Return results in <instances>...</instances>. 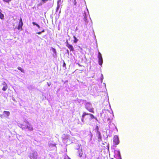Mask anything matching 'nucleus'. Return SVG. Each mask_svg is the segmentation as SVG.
Listing matches in <instances>:
<instances>
[{
	"label": "nucleus",
	"instance_id": "obj_29",
	"mask_svg": "<svg viewBox=\"0 0 159 159\" xmlns=\"http://www.w3.org/2000/svg\"><path fill=\"white\" fill-rule=\"evenodd\" d=\"M42 32H41V31L37 33V34H42Z\"/></svg>",
	"mask_w": 159,
	"mask_h": 159
},
{
	"label": "nucleus",
	"instance_id": "obj_20",
	"mask_svg": "<svg viewBox=\"0 0 159 159\" xmlns=\"http://www.w3.org/2000/svg\"><path fill=\"white\" fill-rule=\"evenodd\" d=\"M73 38L74 39V42L75 43H76L77 41H78V39L75 36H73Z\"/></svg>",
	"mask_w": 159,
	"mask_h": 159
},
{
	"label": "nucleus",
	"instance_id": "obj_6",
	"mask_svg": "<svg viewBox=\"0 0 159 159\" xmlns=\"http://www.w3.org/2000/svg\"><path fill=\"white\" fill-rule=\"evenodd\" d=\"M98 62L99 65L101 66H102L103 63V60L102 55L101 53L98 52Z\"/></svg>",
	"mask_w": 159,
	"mask_h": 159
},
{
	"label": "nucleus",
	"instance_id": "obj_11",
	"mask_svg": "<svg viewBox=\"0 0 159 159\" xmlns=\"http://www.w3.org/2000/svg\"><path fill=\"white\" fill-rule=\"evenodd\" d=\"M66 43H67L66 46L70 49V51H73L74 50V48L73 46L69 44L67 40H66Z\"/></svg>",
	"mask_w": 159,
	"mask_h": 159
},
{
	"label": "nucleus",
	"instance_id": "obj_38",
	"mask_svg": "<svg viewBox=\"0 0 159 159\" xmlns=\"http://www.w3.org/2000/svg\"><path fill=\"white\" fill-rule=\"evenodd\" d=\"M117 159H119V157H118L117 156Z\"/></svg>",
	"mask_w": 159,
	"mask_h": 159
},
{
	"label": "nucleus",
	"instance_id": "obj_28",
	"mask_svg": "<svg viewBox=\"0 0 159 159\" xmlns=\"http://www.w3.org/2000/svg\"><path fill=\"white\" fill-rule=\"evenodd\" d=\"M48 1V0H42V1L43 3H45L46 1Z\"/></svg>",
	"mask_w": 159,
	"mask_h": 159
},
{
	"label": "nucleus",
	"instance_id": "obj_2",
	"mask_svg": "<svg viewBox=\"0 0 159 159\" xmlns=\"http://www.w3.org/2000/svg\"><path fill=\"white\" fill-rule=\"evenodd\" d=\"M85 117L89 118V120H92L95 118V116L93 114L90 113H87L85 112H84L83 113L82 116L81 120L82 123H80L81 125H83L84 124L85 122L84 120V119Z\"/></svg>",
	"mask_w": 159,
	"mask_h": 159
},
{
	"label": "nucleus",
	"instance_id": "obj_45",
	"mask_svg": "<svg viewBox=\"0 0 159 159\" xmlns=\"http://www.w3.org/2000/svg\"><path fill=\"white\" fill-rule=\"evenodd\" d=\"M97 159H99V158H98Z\"/></svg>",
	"mask_w": 159,
	"mask_h": 159
},
{
	"label": "nucleus",
	"instance_id": "obj_14",
	"mask_svg": "<svg viewBox=\"0 0 159 159\" xmlns=\"http://www.w3.org/2000/svg\"><path fill=\"white\" fill-rule=\"evenodd\" d=\"M3 85V88L2 90L5 91L7 90V84L5 82H3L2 84Z\"/></svg>",
	"mask_w": 159,
	"mask_h": 159
},
{
	"label": "nucleus",
	"instance_id": "obj_34",
	"mask_svg": "<svg viewBox=\"0 0 159 159\" xmlns=\"http://www.w3.org/2000/svg\"><path fill=\"white\" fill-rule=\"evenodd\" d=\"M78 65L79 66H82V65H80L79 64H78Z\"/></svg>",
	"mask_w": 159,
	"mask_h": 159
},
{
	"label": "nucleus",
	"instance_id": "obj_5",
	"mask_svg": "<svg viewBox=\"0 0 159 159\" xmlns=\"http://www.w3.org/2000/svg\"><path fill=\"white\" fill-rule=\"evenodd\" d=\"M38 153L35 150L32 151L29 155V157L30 159H38Z\"/></svg>",
	"mask_w": 159,
	"mask_h": 159
},
{
	"label": "nucleus",
	"instance_id": "obj_15",
	"mask_svg": "<svg viewBox=\"0 0 159 159\" xmlns=\"http://www.w3.org/2000/svg\"><path fill=\"white\" fill-rule=\"evenodd\" d=\"M109 115H110V117L108 118L107 119V121L112 120L114 117V116L112 112L111 113V112H109Z\"/></svg>",
	"mask_w": 159,
	"mask_h": 159
},
{
	"label": "nucleus",
	"instance_id": "obj_23",
	"mask_svg": "<svg viewBox=\"0 0 159 159\" xmlns=\"http://www.w3.org/2000/svg\"><path fill=\"white\" fill-rule=\"evenodd\" d=\"M17 69L19 70H20L22 72L24 73V70L22 69L20 67H19L17 68Z\"/></svg>",
	"mask_w": 159,
	"mask_h": 159
},
{
	"label": "nucleus",
	"instance_id": "obj_21",
	"mask_svg": "<svg viewBox=\"0 0 159 159\" xmlns=\"http://www.w3.org/2000/svg\"><path fill=\"white\" fill-rule=\"evenodd\" d=\"M0 18L2 20L4 19V16L3 14L0 12Z\"/></svg>",
	"mask_w": 159,
	"mask_h": 159
},
{
	"label": "nucleus",
	"instance_id": "obj_9",
	"mask_svg": "<svg viewBox=\"0 0 159 159\" xmlns=\"http://www.w3.org/2000/svg\"><path fill=\"white\" fill-rule=\"evenodd\" d=\"M23 24L22 22V20L21 18H20V22L18 27V30H22V26Z\"/></svg>",
	"mask_w": 159,
	"mask_h": 159
},
{
	"label": "nucleus",
	"instance_id": "obj_8",
	"mask_svg": "<svg viewBox=\"0 0 159 159\" xmlns=\"http://www.w3.org/2000/svg\"><path fill=\"white\" fill-rule=\"evenodd\" d=\"M113 142L115 144L118 145L119 143V140L118 136L117 135H115L113 137Z\"/></svg>",
	"mask_w": 159,
	"mask_h": 159
},
{
	"label": "nucleus",
	"instance_id": "obj_25",
	"mask_svg": "<svg viewBox=\"0 0 159 159\" xmlns=\"http://www.w3.org/2000/svg\"><path fill=\"white\" fill-rule=\"evenodd\" d=\"M4 2L9 3L11 0H2Z\"/></svg>",
	"mask_w": 159,
	"mask_h": 159
},
{
	"label": "nucleus",
	"instance_id": "obj_7",
	"mask_svg": "<svg viewBox=\"0 0 159 159\" xmlns=\"http://www.w3.org/2000/svg\"><path fill=\"white\" fill-rule=\"evenodd\" d=\"M48 149L49 151L54 150L56 151L57 150V148L55 144L49 143Z\"/></svg>",
	"mask_w": 159,
	"mask_h": 159
},
{
	"label": "nucleus",
	"instance_id": "obj_10",
	"mask_svg": "<svg viewBox=\"0 0 159 159\" xmlns=\"http://www.w3.org/2000/svg\"><path fill=\"white\" fill-rule=\"evenodd\" d=\"M78 151L77 152V153L78 154L79 156L80 157H81L83 154V152L82 151V149L79 148L78 149Z\"/></svg>",
	"mask_w": 159,
	"mask_h": 159
},
{
	"label": "nucleus",
	"instance_id": "obj_33",
	"mask_svg": "<svg viewBox=\"0 0 159 159\" xmlns=\"http://www.w3.org/2000/svg\"><path fill=\"white\" fill-rule=\"evenodd\" d=\"M47 83H48V84L49 86L51 84H49V83L48 82Z\"/></svg>",
	"mask_w": 159,
	"mask_h": 159
},
{
	"label": "nucleus",
	"instance_id": "obj_12",
	"mask_svg": "<svg viewBox=\"0 0 159 159\" xmlns=\"http://www.w3.org/2000/svg\"><path fill=\"white\" fill-rule=\"evenodd\" d=\"M63 141L64 143H67V141L69 139V135H64L63 137Z\"/></svg>",
	"mask_w": 159,
	"mask_h": 159
},
{
	"label": "nucleus",
	"instance_id": "obj_39",
	"mask_svg": "<svg viewBox=\"0 0 159 159\" xmlns=\"http://www.w3.org/2000/svg\"><path fill=\"white\" fill-rule=\"evenodd\" d=\"M60 12H61V10L59 12V14H60Z\"/></svg>",
	"mask_w": 159,
	"mask_h": 159
},
{
	"label": "nucleus",
	"instance_id": "obj_24",
	"mask_svg": "<svg viewBox=\"0 0 159 159\" xmlns=\"http://www.w3.org/2000/svg\"><path fill=\"white\" fill-rule=\"evenodd\" d=\"M103 79V75L102 74H101V77L100 78V80H101V83H102V81Z\"/></svg>",
	"mask_w": 159,
	"mask_h": 159
},
{
	"label": "nucleus",
	"instance_id": "obj_26",
	"mask_svg": "<svg viewBox=\"0 0 159 159\" xmlns=\"http://www.w3.org/2000/svg\"><path fill=\"white\" fill-rule=\"evenodd\" d=\"M63 67H65V69H66V64L65 63L64 61L63 62Z\"/></svg>",
	"mask_w": 159,
	"mask_h": 159
},
{
	"label": "nucleus",
	"instance_id": "obj_22",
	"mask_svg": "<svg viewBox=\"0 0 159 159\" xmlns=\"http://www.w3.org/2000/svg\"><path fill=\"white\" fill-rule=\"evenodd\" d=\"M52 49L53 53L55 54V55H56V49L53 48H52Z\"/></svg>",
	"mask_w": 159,
	"mask_h": 159
},
{
	"label": "nucleus",
	"instance_id": "obj_42",
	"mask_svg": "<svg viewBox=\"0 0 159 159\" xmlns=\"http://www.w3.org/2000/svg\"><path fill=\"white\" fill-rule=\"evenodd\" d=\"M116 129L117 130V129L116 128Z\"/></svg>",
	"mask_w": 159,
	"mask_h": 159
},
{
	"label": "nucleus",
	"instance_id": "obj_17",
	"mask_svg": "<svg viewBox=\"0 0 159 159\" xmlns=\"http://www.w3.org/2000/svg\"><path fill=\"white\" fill-rule=\"evenodd\" d=\"M83 15L84 16V17L83 18L84 20L85 21V22H86L87 20V15H86V13L85 12H84V13H83Z\"/></svg>",
	"mask_w": 159,
	"mask_h": 159
},
{
	"label": "nucleus",
	"instance_id": "obj_4",
	"mask_svg": "<svg viewBox=\"0 0 159 159\" xmlns=\"http://www.w3.org/2000/svg\"><path fill=\"white\" fill-rule=\"evenodd\" d=\"M94 130L96 133L97 136L98 138V141L100 142L102 140V136L100 132L99 131V127L98 126L96 125Z\"/></svg>",
	"mask_w": 159,
	"mask_h": 159
},
{
	"label": "nucleus",
	"instance_id": "obj_1",
	"mask_svg": "<svg viewBox=\"0 0 159 159\" xmlns=\"http://www.w3.org/2000/svg\"><path fill=\"white\" fill-rule=\"evenodd\" d=\"M17 125L23 130H26L27 129L28 130L30 131H33V130L32 125L26 120H25L23 124L18 123Z\"/></svg>",
	"mask_w": 159,
	"mask_h": 159
},
{
	"label": "nucleus",
	"instance_id": "obj_30",
	"mask_svg": "<svg viewBox=\"0 0 159 159\" xmlns=\"http://www.w3.org/2000/svg\"><path fill=\"white\" fill-rule=\"evenodd\" d=\"M66 51L67 53L68 54H69V51L67 49L66 50Z\"/></svg>",
	"mask_w": 159,
	"mask_h": 159
},
{
	"label": "nucleus",
	"instance_id": "obj_16",
	"mask_svg": "<svg viewBox=\"0 0 159 159\" xmlns=\"http://www.w3.org/2000/svg\"><path fill=\"white\" fill-rule=\"evenodd\" d=\"M10 112L8 111H4L3 112V115H4V116L5 117H8L10 115Z\"/></svg>",
	"mask_w": 159,
	"mask_h": 159
},
{
	"label": "nucleus",
	"instance_id": "obj_19",
	"mask_svg": "<svg viewBox=\"0 0 159 159\" xmlns=\"http://www.w3.org/2000/svg\"><path fill=\"white\" fill-rule=\"evenodd\" d=\"M32 24L33 25H36L38 27V28L40 29V26L35 22H33Z\"/></svg>",
	"mask_w": 159,
	"mask_h": 159
},
{
	"label": "nucleus",
	"instance_id": "obj_41",
	"mask_svg": "<svg viewBox=\"0 0 159 159\" xmlns=\"http://www.w3.org/2000/svg\"><path fill=\"white\" fill-rule=\"evenodd\" d=\"M2 115L1 116H0V117H1V118H2Z\"/></svg>",
	"mask_w": 159,
	"mask_h": 159
},
{
	"label": "nucleus",
	"instance_id": "obj_44",
	"mask_svg": "<svg viewBox=\"0 0 159 159\" xmlns=\"http://www.w3.org/2000/svg\"><path fill=\"white\" fill-rule=\"evenodd\" d=\"M53 57H55V55H53Z\"/></svg>",
	"mask_w": 159,
	"mask_h": 159
},
{
	"label": "nucleus",
	"instance_id": "obj_43",
	"mask_svg": "<svg viewBox=\"0 0 159 159\" xmlns=\"http://www.w3.org/2000/svg\"><path fill=\"white\" fill-rule=\"evenodd\" d=\"M113 159V158H111V159Z\"/></svg>",
	"mask_w": 159,
	"mask_h": 159
},
{
	"label": "nucleus",
	"instance_id": "obj_37",
	"mask_svg": "<svg viewBox=\"0 0 159 159\" xmlns=\"http://www.w3.org/2000/svg\"><path fill=\"white\" fill-rule=\"evenodd\" d=\"M94 119H95L97 121H98V119H97L96 118V117H95V118H94Z\"/></svg>",
	"mask_w": 159,
	"mask_h": 159
},
{
	"label": "nucleus",
	"instance_id": "obj_32",
	"mask_svg": "<svg viewBox=\"0 0 159 159\" xmlns=\"http://www.w3.org/2000/svg\"><path fill=\"white\" fill-rule=\"evenodd\" d=\"M45 31V30H43L41 31V32H42V33H43Z\"/></svg>",
	"mask_w": 159,
	"mask_h": 159
},
{
	"label": "nucleus",
	"instance_id": "obj_3",
	"mask_svg": "<svg viewBox=\"0 0 159 159\" xmlns=\"http://www.w3.org/2000/svg\"><path fill=\"white\" fill-rule=\"evenodd\" d=\"M85 107L86 109L89 112L94 113V109L90 102H86L84 104Z\"/></svg>",
	"mask_w": 159,
	"mask_h": 159
},
{
	"label": "nucleus",
	"instance_id": "obj_31",
	"mask_svg": "<svg viewBox=\"0 0 159 159\" xmlns=\"http://www.w3.org/2000/svg\"><path fill=\"white\" fill-rule=\"evenodd\" d=\"M78 30V27L77 26L76 27L75 30V31H77Z\"/></svg>",
	"mask_w": 159,
	"mask_h": 159
},
{
	"label": "nucleus",
	"instance_id": "obj_13",
	"mask_svg": "<svg viewBox=\"0 0 159 159\" xmlns=\"http://www.w3.org/2000/svg\"><path fill=\"white\" fill-rule=\"evenodd\" d=\"M115 153L117 155V156L119 158V159H122L119 150H116L115 151Z\"/></svg>",
	"mask_w": 159,
	"mask_h": 159
},
{
	"label": "nucleus",
	"instance_id": "obj_46",
	"mask_svg": "<svg viewBox=\"0 0 159 159\" xmlns=\"http://www.w3.org/2000/svg\"><path fill=\"white\" fill-rule=\"evenodd\" d=\"M0 11H1V9H0Z\"/></svg>",
	"mask_w": 159,
	"mask_h": 159
},
{
	"label": "nucleus",
	"instance_id": "obj_40",
	"mask_svg": "<svg viewBox=\"0 0 159 159\" xmlns=\"http://www.w3.org/2000/svg\"><path fill=\"white\" fill-rule=\"evenodd\" d=\"M67 157H68V159H70V158L68 156H67Z\"/></svg>",
	"mask_w": 159,
	"mask_h": 159
},
{
	"label": "nucleus",
	"instance_id": "obj_35",
	"mask_svg": "<svg viewBox=\"0 0 159 159\" xmlns=\"http://www.w3.org/2000/svg\"><path fill=\"white\" fill-rule=\"evenodd\" d=\"M103 84H104V85H105V88H106V84H105V83H103Z\"/></svg>",
	"mask_w": 159,
	"mask_h": 159
},
{
	"label": "nucleus",
	"instance_id": "obj_27",
	"mask_svg": "<svg viewBox=\"0 0 159 159\" xmlns=\"http://www.w3.org/2000/svg\"><path fill=\"white\" fill-rule=\"evenodd\" d=\"M73 3H74V5H76V0H74Z\"/></svg>",
	"mask_w": 159,
	"mask_h": 159
},
{
	"label": "nucleus",
	"instance_id": "obj_18",
	"mask_svg": "<svg viewBox=\"0 0 159 159\" xmlns=\"http://www.w3.org/2000/svg\"><path fill=\"white\" fill-rule=\"evenodd\" d=\"M60 0H58V1H57V6L56 8V12H57L60 7V6L59 4V2H60Z\"/></svg>",
	"mask_w": 159,
	"mask_h": 159
},
{
	"label": "nucleus",
	"instance_id": "obj_36",
	"mask_svg": "<svg viewBox=\"0 0 159 159\" xmlns=\"http://www.w3.org/2000/svg\"><path fill=\"white\" fill-rule=\"evenodd\" d=\"M103 84H104V85H105V88H106V84H105V83H103Z\"/></svg>",
	"mask_w": 159,
	"mask_h": 159
}]
</instances>
